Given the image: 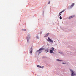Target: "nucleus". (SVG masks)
Masks as SVG:
<instances>
[{"label": "nucleus", "instance_id": "0eeeda50", "mask_svg": "<svg viewBox=\"0 0 76 76\" xmlns=\"http://www.w3.org/2000/svg\"><path fill=\"white\" fill-rule=\"evenodd\" d=\"M48 35H49V33L47 34H46V35L44 36V37H47V36H48Z\"/></svg>", "mask_w": 76, "mask_h": 76}, {"label": "nucleus", "instance_id": "f257e3e1", "mask_svg": "<svg viewBox=\"0 0 76 76\" xmlns=\"http://www.w3.org/2000/svg\"><path fill=\"white\" fill-rule=\"evenodd\" d=\"M44 50V48H41L39 50H37V52H38L39 51V54H40V53H41V52L42 51V50Z\"/></svg>", "mask_w": 76, "mask_h": 76}, {"label": "nucleus", "instance_id": "9d476101", "mask_svg": "<svg viewBox=\"0 0 76 76\" xmlns=\"http://www.w3.org/2000/svg\"><path fill=\"white\" fill-rule=\"evenodd\" d=\"M48 49H46L45 50V51H47V52H48Z\"/></svg>", "mask_w": 76, "mask_h": 76}, {"label": "nucleus", "instance_id": "6ab92c4d", "mask_svg": "<svg viewBox=\"0 0 76 76\" xmlns=\"http://www.w3.org/2000/svg\"><path fill=\"white\" fill-rule=\"evenodd\" d=\"M65 10H64L62 12H64V11H65Z\"/></svg>", "mask_w": 76, "mask_h": 76}, {"label": "nucleus", "instance_id": "f3484780", "mask_svg": "<svg viewBox=\"0 0 76 76\" xmlns=\"http://www.w3.org/2000/svg\"><path fill=\"white\" fill-rule=\"evenodd\" d=\"M40 68H42V69L43 68H44V66H42V67L41 66V67H40Z\"/></svg>", "mask_w": 76, "mask_h": 76}, {"label": "nucleus", "instance_id": "2eb2a0df", "mask_svg": "<svg viewBox=\"0 0 76 76\" xmlns=\"http://www.w3.org/2000/svg\"><path fill=\"white\" fill-rule=\"evenodd\" d=\"M57 61H62V60H60L59 59H57Z\"/></svg>", "mask_w": 76, "mask_h": 76}, {"label": "nucleus", "instance_id": "7ed1b4c3", "mask_svg": "<svg viewBox=\"0 0 76 76\" xmlns=\"http://www.w3.org/2000/svg\"><path fill=\"white\" fill-rule=\"evenodd\" d=\"M48 41H50V42H53V41L49 37H48Z\"/></svg>", "mask_w": 76, "mask_h": 76}, {"label": "nucleus", "instance_id": "f03ea898", "mask_svg": "<svg viewBox=\"0 0 76 76\" xmlns=\"http://www.w3.org/2000/svg\"><path fill=\"white\" fill-rule=\"evenodd\" d=\"M70 70L71 72V76H75V73H74V72H73V71L72 69H70Z\"/></svg>", "mask_w": 76, "mask_h": 76}, {"label": "nucleus", "instance_id": "ddd939ff", "mask_svg": "<svg viewBox=\"0 0 76 76\" xmlns=\"http://www.w3.org/2000/svg\"><path fill=\"white\" fill-rule=\"evenodd\" d=\"M22 31H26V29H25V28L23 29H22Z\"/></svg>", "mask_w": 76, "mask_h": 76}, {"label": "nucleus", "instance_id": "1a4fd4ad", "mask_svg": "<svg viewBox=\"0 0 76 76\" xmlns=\"http://www.w3.org/2000/svg\"><path fill=\"white\" fill-rule=\"evenodd\" d=\"M31 51L30 52V53L32 54V49H31Z\"/></svg>", "mask_w": 76, "mask_h": 76}, {"label": "nucleus", "instance_id": "f8f14e48", "mask_svg": "<svg viewBox=\"0 0 76 76\" xmlns=\"http://www.w3.org/2000/svg\"><path fill=\"white\" fill-rule=\"evenodd\" d=\"M52 50V51H54V48H51Z\"/></svg>", "mask_w": 76, "mask_h": 76}, {"label": "nucleus", "instance_id": "39448f33", "mask_svg": "<svg viewBox=\"0 0 76 76\" xmlns=\"http://www.w3.org/2000/svg\"><path fill=\"white\" fill-rule=\"evenodd\" d=\"M74 5H75V3H72V5L70 6V7L71 8H72V7H73V6H74Z\"/></svg>", "mask_w": 76, "mask_h": 76}, {"label": "nucleus", "instance_id": "423d86ee", "mask_svg": "<svg viewBox=\"0 0 76 76\" xmlns=\"http://www.w3.org/2000/svg\"><path fill=\"white\" fill-rule=\"evenodd\" d=\"M50 53L54 54V53L53 52V50H50Z\"/></svg>", "mask_w": 76, "mask_h": 76}, {"label": "nucleus", "instance_id": "a211bd4d", "mask_svg": "<svg viewBox=\"0 0 76 76\" xmlns=\"http://www.w3.org/2000/svg\"><path fill=\"white\" fill-rule=\"evenodd\" d=\"M50 1L48 2V4H50Z\"/></svg>", "mask_w": 76, "mask_h": 76}, {"label": "nucleus", "instance_id": "dca6fc26", "mask_svg": "<svg viewBox=\"0 0 76 76\" xmlns=\"http://www.w3.org/2000/svg\"><path fill=\"white\" fill-rule=\"evenodd\" d=\"M60 19H62V17H61V16H60V18H59Z\"/></svg>", "mask_w": 76, "mask_h": 76}, {"label": "nucleus", "instance_id": "9b49d317", "mask_svg": "<svg viewBox=\"0 0 76 76\" xmlns=\"http://www.w3.org/2000/svg\"><path fill=\"white\" fill-rule=\"evenodd\" d=\"M73 16H70L69 17L68 19H71V18H73Z\"/></svg>", "mask_w": 76, "mask_h": 76}, {"label": "nucleus", "instance_id": "20e7f679", "mask_svg": "<svg viewBox=\"0 0 76 76\" xmlns=\"http://www.w3.org/2000/svg\"><path fill=\"white\" fill-rule=\"evenodd\" d=\"M30 39V37H29V36H28L27 37V40L28 42H29V39Z\"/></svg>", "mask_w": 76, "mask_h": 76}, {"label": "nucleus", "instance_id": "4468645a", "mask_svg": "<svg viewBox=\"0 0 76 76\" xmlns=\"http://www.w3.org/2000/svg\"><path fill=\"white\" fill-rule=\"evenodd\" d=\"M37 67H39V68H40V67H41V66L40 65H37Z\"/></svg>", "mask_w": 76, "mask_h": 76}, {"label": "nucleus", "instance_id": "6e6552de", "mask_svg": "<svg viewBox=\"0 0 76 76\" xmlns=\"http://www.w3.org/2000/svg\"><path fill=\"white\" fill-rule=\"evenodd\" d=\"M63 11H62L61 12H60L59 14V16H60V15H61V13H63Z\"/></svg>", "mask_w": 76, "mask_h": 76}]
</instances>
